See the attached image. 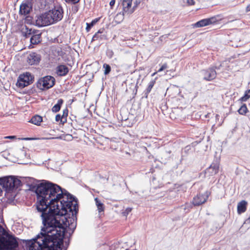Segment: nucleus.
Listing matches in <instances>:
<instances>
[{
    "mask_svg": "<svg viewBox=\"0 0 250 250\" xmlns=\"http://www.w3.org/2000/svg\"><path fill=\"white\" fill-rule=\"evenodd\" d=\"M21 183L20 180L12 176L0 178V185L6 192H9L15 188H17Z\"/></svg>",
    "mask_w": 250,
    "mask_h": 250,
    "instance_id": "4",
    "label": "nucleus"
},
{
    "mask_svg": "<svg viewBox=\"0 0 250 250\" xmlns=\"http://www.w3.org/2000/svg\"><path fill=\"white\" fill-rule=\"evenodd\" d=\"M104 31V29H101L99 30V31L96 32L94 36L92 37V40L93 41H96V40H106L107 39V36L105 34H103Z\"/></svg>",
    "mask_w": 250,
    "mask_h": 250,
    "instance_id": "17",
    "label": "nucleus"
},
{
    "mask_svg": "<svg viewBox=\"0 0 250 250\" xmlns=\"http://www.w3.org/2000/svg\"><path fill=\"white\" fill-rule=\"evenodd\" d=\"M121 1L123 6V15L132 14L138 6V3L136 2L134 6L132 7V0H121Z\"/></svg>",
    "mask_w": 250,
    "mask_h": 250,
    "instance_id": "8",
    "label": "nucleus"
},
{
    "mask_svg": "<svg viewBox=\"0 0 250 250\" xmlns=\"http://www.w3.org/2000/svg\"><path fill=\"white\" fill-rule=\"evenodd\" d=\"M33 80L34 76L30 72H26L20 75L16 85L19 88H22L32 83Z\"/></svg>",
    "mask_w": 250,
    "mask_h": 250,
    "instance_id": "5",
    "label": "nucleus"
},
{
    "mask_svg": "<svg viewBox=\"0 0 250 250\" xmlns=\"http://www.w3.org/2000/svg\"><path fill=\"white\" fill-rule=\"evenodd\" d=\"M35 206L41 214L43 227L39 234H72L76 222L70 216L79 210L77 201L59 186L49 182L38 184Z\"/></svg>",
    "mask_w": 250,
    "mask_h": 250,
    "instance_id": "1",
    "label": "nucleus"
},
{
    "mask_svg": "<svg viewBox=\"0 0 250 250\" xmlns=\"http://www.w3.org/2000/svg\"><path fill=\"white\" fill-rule=\"evenodd\" d=\"M63 103V100L62 99L58 100L57 104L54 105L52 108L53 112H58L60 110L61 107Z\"/></svg>",
    "mask_w": 250,
    "mask_h": 250,
    "instance_id": "23",
    "label": "nucleus"
},
{
    "mask_svg": "<svg viewBox=\"0 0 250 250\" xmlns=\"http://www.w3.org/2000/svg\"><path fill=\"white\" fill-rule=\"evenodd\" d=\"M41 60V56L35 52L31 53L27 57V62L30 65L38 64Z\"/></svg>",
    "mask_w": 250,
    "mask_h": 250,
    "instance_id": "14",
    "label": "nucleus"
},
{
    "mask_svg": "<svg viewBox=\"0 0 250 250\" xmlns=\"http://www.w3.org/2000/svg\"><path fill=\"white\" fill-rule=\"evenodd\" d=\"M95 201L99 212L104 211V204H103L98 198H95Z\"/></svg>",
    "mask_w": 250,
    "mask_h": 250,
    "instance_id": "24",
    "label": "nucleus"
},
{
    "mask_svg": "<svg viewBox=\"0 0 250 250\" xmlns=\"http://www.w3.org/2000/svg\"><path fill=\"white\" fill-rule=\"evenodd\" d=\"M220 164L217 161L213 162L210 166L205 170V174L207 177L214 176L217 174L219 170Z\"/></svg>",
    "mask_w": 250,
    "mask_h": 250,
    "instance_id": "10",
    "label": "nucleus"
},
{
    "mask_svg": "<svg viewBox=\"0 0 250 250\" xmlns=\"http://www.w3.org/2000/svg\"><path fill=\"white\" fill-rule=\"evenodd\" d=\"M0 234H9L6 230L0 225Z\"/></svg>",
    "mask_w": 250,
    "mask_h": 250,
    "instance_id": "32",
    "label": "nucleus"
},
{
    "mask_svg": "<svg viewBox=\"0 0 250 250\" xmlns=\"http://www.w3.org/2000/svg\"><path fill=\"white\" fill-rule=\"evenodd\" d=\"M99 18H96L92 20L90 23H86V30L88 32L91 27L99 21Z\"/></svg>",
    "mask_w": 250,
    "mask_h": 250,
    "instance_id": "27",
    "label": "nucleus"
},
{
    "mask_svg": "<svg viewBox=\"0 0 250 250\" xmlns=\"http://www.w3.org/2000/svg\"><path fill=\"white\" fill-rule=\"evenodd\" d=\"M103 67L104 68V74L105 75L108 74L111 71V67L109 64L104 63L103 65Z\"/></svg>",
    "mask_w": 250,
    "mask_h": 250,
    "instance_id": "29",
    "label": "nucleus"
},
{
    "mask_svg": "<svg viewBox=\"0 0 250 250\" xmlns=\"http://www.w3.org/2000/svg\"><path fill=\"white\" fill-rule=\"evenodd\" d=\"M246 11L247 12L250 11V4L247 6Z\"/></svg>",
    "mask_w": 250,
    "mask_h": 250,
    "instance_id": "36",
    "label": "nucleus"
},
{
    "mask_svg": "<svg viewBox=\"0 0 250 250\" xmlns=\"http://www.w3.org/2000/svg\"><path fill=\"white\" fill-rule=\"evenodd\" d=\"M210 195L208 191L204 193H199L194 197L192 203L194 206H199L206 203Z\"/></svg>",
    "mask_w": 250,
    "mask_h": 250,
    "instance_id": "9",
    "label": "nucleus"
},
{
    "mask_svg": "<svg viewBox=\"0 0 250 250\" xmlns=\"http://www.w3.org/2000/svg\"><path fill=\"white\" fill-rule=\"evenodd\" d=\"M32 10V7L30 6L26 3H22L20 5V14L26 16Z\"/></svg>",
    "mask_w": 250,
    "mask_h": 250,
    "instance_id": "16",
    "label": "nucleus"
},
{
    "mask_svg": "<svg viewBox=\"0 0 250 250\" xmlns=\"http://www.w3.org/2000/svg\"><path fill=\"white\" fill-rule=\"evenodd\" d=\"M167 63H164L162 66L161 67H160V68L158 70L157 72H155L154 73H153L152 74V76H154V75H155L157 72H160L163 70H164L165 69H167Z\"/></svg>",
    "mask_w": 250,
    "mask_h": 250,
    "instance_id": "30",
    "label": "nucleus"
},
{
    "mask_svg": "<svg viewBox=\"0 0 250 250\" xmlns=\"http://www.w3.org/2000/svg\"><path fill=\"white\" fill-rule=\"evenodd\" d=\"M68 109L67 108H65L62 111V115H61L59 114L56 115L55 121L56 122L60 121L62 124L63 125L67 122V117L68 116Z\"/></svg>",
    "mask_w": 250,
    "mask_h": 250,
    "instance_id": "15",
    "label": "nucleus"
},
{
    "mask_svg": "<svg viewBox=\"0 0 250 250\" xmlns=\"http://www.w3.org/2000/svg\"><path fill=\"white\" fill-rule=\"evenodd\" d=\"M67 3H72L73 4H76L78 3L80 0H64Z\"/></svg>",
    "mask_w": 250,
    "mask_h": 250,
    "instance_id": "33",
    "label": "nucleus"
},
{
    "mask_svg": "<svg viewBox=\"0 0 250 250\" xmlns=\"http://www.w3.org/2000/svg\"><path fill=\"white\" fill-rule=\"evenodd\" d=\"M115 3V0H111L109 3L111 8H112Z\"/></svg>",
    "mask_w": 250,
    "mask_h": 250,
    "instance_id": "35",
    "label": "nucleus"
},
{
    "mask_svg": "<svg viewBox=\"0 0 250 250\" xmlns=\"http://www.w3.org/2000/svg\"><path fill=\"white\" fill-rule=\"evenodd\" d=\"M247 202L245 200H242L238 203L237 212L240 214L246 211L247 209Z\"/></svg>",
    "mask_w": 250,
    "mask_h": 250,
    "instance_id": "19",
    "label": "nucleus"
},
{
    "mask_svg": "<svg viewBox=\"0 0 250 250\" xmlns=\"http://www.w3.org/2000/svg\"><path fill=\"white\" fill-rule=\"evenodd\" d=\"M217 22L216 18L212 17L209 18L201 20L194 24L196 27H202L210 24L215 23Z\"/></svg>",
    "mask_w": 250,
    "mask_h": 250,
    "instance_id": "13",
    "label": "nucleus"
},
{
    "mask_svg": "<svg viewBox=\"0 0 250 250\" xmlns=\"http://www.w3.org/2000/svg\"><path fill=\"white\" fill-rule=\"evenodd\" d=\"M42 122V118L40 115H35L30 119L29 122L37 125H40Z\"/></svg>",
    "mask_w": 250,
    "mask_h": 250,
    "instance_id": "21",
    "label": "nucleus"
},
{
    "mask_svg": "<svg viewBox=\"0 0 250 250\" xmlns=\"http://www.w3.org/2000/svg\"><path fill=\"white\" fill-rule=\"evenodd\" d=\"M55 23L49 11L39 16L36 23L39 26H44Z\"/></svg>",
    "mask_w": 250,
    "mask_h": 250,
    "instance_id": "7",
    "label": "nucleus"
},
{
    "mask_svg": "<svg viewBox=\"0 0 250 250\" xmlns=\"http://www.w3.org/2000/svg\"><path fill=\"white\" fill-rule=\"evenodd\" d=\"M41 42V34H32V36L30 39V42L32 44H37Z\"/></svg>",
    "mask_w": 250,
    "mask_h": 250,
    "instance_id": "20",
    "label": "nucleus"
},
{
    "mask_svg": "<svg viewBox=\"0 0 250 250\" xmlns=\"http://www.w3.org/2000/svg\"><path fill=\"white\" fill-rule=\"evenodd\" d=\"M155 80H151L148 83L147 88L146 89V94L148 95L151 91L152 88L155 83Z\"/></svg>",
    "mask_w": 250,
    "mask_h": 250,
    "instance_id": "28",
    "label": "nucleus"
},
{
    "mask_svg": "<svg viewBox=\"0 0 250 250\" xmlns=\"http://www.w3.org/2000/svg\"><path fill=\"white\" fill-rule=\"evenodd\" d=\"M250 98V89L247 90L245 92L244 95L240 99L241 102H246Z\"/></svg>",
    "mask_w": 250,
    "mask_h": 250,
    "instance_id": "26",
    "label": "nucleus"
},
{
    "mask_svg": "<svg viewBox=\"0 0 250 250\" xmlns=\"http://www.w3.org/2000/svg\"><path fill=\"white\" fill-rule=\"evenodd\" d=\"M49 12L55 22L61 21L63 17V11L61 6H55L54 8L49 10Z\"/></svg>",
    "mask_w": 250,
    "mask_h": 250,
    "instance_id": "11",
    "label": "nucleus"
},
{
    "mask_svg": "<svg viewBox=\"0 0 250 250\" xmlns=\"http://www.w3.org/2000/svg\"><path fill=\"white\" fill-rule=\"evenodd\" d=\"M232 250H238L237 249L234 248Z\"/></svg>",
    "mask_w": 250,
    "mask_h": 250,
    "instance_id": "39",
    "label": "nucleus"
},
{
    "mask_svg": "<svg viewBox=\"0 0 250 250\" xmlns=\"http://www.w3.org/2000/svg\"><path fill=\"white\" fill-rule=\"evenodd\" d=\"M2 193V190L1 189V188H0V196H1Z\"/></svg>",
    "mask_w": 250,
    "mask_h": 250,
    "instance_id": "38",
    "label": "nucleus"
},
{
    "mask_svg": "<svg viewBox=\"0 0 250 250\" xmlns=\"http://www.w3.org/2000/svg\"><path fill=\"white\" fill-rule=\"evenodd\" d=\"M55 83V79L53 77L46 76L39 80L37 86L41 90L48 89L53 87Z\"/></svg>",
    "mask_w": 250,
    "mask_h": 250,
    "instance_id": "6",
    "label": "nucleus"
},
{
    "mask_svg": "<svg viewBox=\"0 0 250 250\" xmlns=\"http://www.w3.org/2000/svg\"><path fill=\"white\" fill-rule=\"evenodd\" d=\"M132 208H127L125 211L123 212V214L125 216H127L131 211Z\"/></svg>",
    "mask_w": 250,
    "mask_h": 250,
    "instance_id": "31",
    "label": "nucleus"
},
{
    "mask_svg": "<svg viewBox=\"0 0 250 250\" xmlns=\"http://www.w3.org/2000/svg\"><path fill=\"white\" fill-rule=\"evenodd\" d=\"M249 219H250V216Z\"/></svg>",
    "mask_w": 250,
    "mask_h": 250,
    "instance_id": "40",
    "label": "nucleus"
},
{
    "mask_svg": "<svg viewBox=\"0 0 250 250\" xmlns=\"http://www.w3.org/2000/svg\"><path fill=\"white\" fill-rule=\"evenodd\" d=\"M21 31L23 34V36L26 38H28L30 35H31L34 33V31H33L32 29L28 28L25 25L22 28Z\"/></svg>",
    "mask_w": 250,
    "mask_h": 250,
    "instance_id": "22",
    "label": "nucleus"
},
{
    "mask_svg": "<svg viewBox=\"0 0 250 250\" xmlns=\"http://www.w3.org/2000/svg\"><path fill=\"white\" fill-rule=\"evenodd\" d=\"M217 73L215 67H209L204 70V79L207 81H211L215 79Z\"/></svg>",
    "mask_w": 250,
    "mask_h": 250,
    "instance_id": "12",
    "label": "nucleus"
},
{
    "mask_svg": "<svg viewBox=\"0 0 250 250\" xmlns=\"http://www.w3.org/2000/svg\"><path fill=\"white\" fill-rule=\"evenodd\" d=\"M187 3L188 5H194L195 2L194 0H187Z\"/></svg>",
    "mask_w": 250,
    "mask_h": 250,
    "instance_id": "34",
    "label": "nucleus"
},
{
    "mask_svg": "<svg viewBox=\"0 0 250 250\" xmlns=\"http://www.w3.org/2000/svg\"><path fill=\"white\" fill-rule=\"evenodd\" d=\"M238 112L240 115H245L249 112L246 104H243L238 109Z\"/></svg>",
    "mask_w": 250,
    "mask_h": 250,
    "instance_id": "25",
    "label": "nucleus"
},
{
    "mask_svg": "<svg viewBox=\"0 0 250 250\" xmlns=\"http://www.w3.org/2000/svg\"><path fill=\"white\" fill-rule=\"evenodd\" d=\"M19 241L15 235H0V250H19Z\"/></svg>",
    "mask_w": 250,
    "mask_h": 250,
    "instance_id": "3",
    "label": "nucleus"
},
{
    "mask_svg": "<svg viewBox=\"0 0 250 250\" xmlns=\"http://www.w3.org/2000/svg\"><path fill=\"white\" fill-rule=\"evenodd\" d=\"M16 137L15 136H6L5 137V138H7V139H13V138H15Z\"/></svg>",
    "mask_w": 250,
    "mask_h": 250,
    "instance_id": "37",
    "label": "nucleus"
},
{
    "mask_svg": "<svg viewBox=\"0 0 250 250\" xmlns=\"http://www.w3.org/2000/svg\"><path fill=\"white\" fill-rule=\"evenodd\" d=\"M72 235H36L26 243L27 250H66Z\"/></svg>",
    "mask_w": 250,
    "mask_h": 250,
    "instance_id": "2",
    "label": "nucleus"
},
{
    "mask_svg": "<svg viewBox=\"0 0 250 250\" xmlns=\"http://www.w3.org/2000/svg\"><path fill=\"white\" fill-rule=\"evenodd\" d=\"M68 71V68L65 65H60L57 68V74L60 76H65Z\"/></svg>",
    "mask_w": 250,
    "mask_h": 250,
    "instance_id": "18",
    "label": "nucleus"
}]
</instances>
